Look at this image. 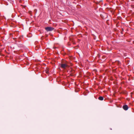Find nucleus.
<instances>
[{
  "instance_id": "nucleus-1",
  "label": "nucleus",
  "mask_w": 134,
  "mask_h": 134,
  "mask_svg": "<svg viewBox=\"0 0 134 134\" xmlns=\"http://www.w3.org/2000/svg\"><path fill=\"white\" fill-rule=\"evenodd\" d=\"M54 29L51 27H48L45 28V29L47 31H50L54 30Z\"/></svg>"
},
{
  "instance_id": "nucleus-2",
  "label": "nucleus",
  "mask_w": 134,
  "mask_h": 134,
  "mask_svg": "<svg viewBox=\"0 0 134 134\" xmlns=\"http://www.w3.org/2000/svg\"><path fill=\"white\" fill-rule=\"evenodd\" d=\"M69 66L67 64H62L60 65V67L64 69H65L66 68L69 67Z\"/></svg>"
},
{
  "instance_id": "nucleus-3",
  "label": "nucleus",
  "mask_w": 134,
  "mask_h": 134,
  "mask_svg": "<svg viewBox=\"0 0 134 134\" xmlns=\"http://www.w3.org/2000/svg\"><path fill=\"white\" fill-rule=\"evenodd\" d=\"M128 108H128V106L126 105H124L123 106V109L125 110H127L128 109Z\"/></svg>"
},
{
  "instance_id": "nucleus-4",
  "label": "nucleus",
  "mask_w": 134,
  "mask_h": 134,
  "mask_svg": "<svg viewBox=\"0 0 134 134\" xmlns=\"http://www.w3.org/2000/svg\"><path fill=\"white\" fill-rule=\"evenodd\" d=\"M70 71H71V73H73L75 72V70L72 69H71ZM70 75L71 76L72 75V74H71V73L70 74Z\"/></svg>"
},
{
  "instance_id": "nucleus-5",
  "label": "nucleus",
  "mask_w": 134,
  "mask_h": 134,
  "mask_svg": "<svg viewBox=\"0 0 134 134\" xmlns=\"http://www.w3.org/2000/svg\"><path fill=\"white\" fill-rule=\"evenodd\" d=\"M98 99L100 100H103L104 98L103 97L100 96L98 97Z\"/></svg>"
},
{
  "instance_id": "nucleus-6",
  "label": "nucleus",
  "mask_w": 134,
  "mask_h": 134,
  "mask_svg": "<svg viewBox=\"0 0 134 134\" xmlns=\"http://www.w3.org/2000/svg\"><path fill=\"white\" fill-rule=\"evenodd\" d=\"M48 71H49V70H48V68H47L46 70H45V71L46 72L47 74H48L49 73L48 72Z\"/></svg>"
},
{
  "instance_id": "nucleus-7",
  "label": "nucleus",
  "mask_w": 134,
  "mask_h": 134,
  "mask_svg": "<svg viewBox=\"0 0 134 134\" xmlns=\"http://www.w3.org/2000/svg\"><path fill=\"white\" fill-rule=\"evenodd\" d=\"M118 63H119V61H118Z\"/></svg>"
}]
</instances>
